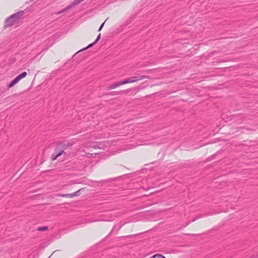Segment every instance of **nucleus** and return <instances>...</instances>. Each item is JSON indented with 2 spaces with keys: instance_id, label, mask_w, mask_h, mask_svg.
<instances>
[{
  "instance_id": "f257e3e1",
  "label": "nucleus",
  "mask_w": 258,
  "mask_h": 258,
  "mask_svg": "<svg viewBox=\"0 0 258 258\" xmlns=\"http://www.w3.org/2000/svg\"><path fill=\"white\" fill-rule=\"evenodd\" d=\"M24 14V11H20L8 17L5 21V26H12L18 23Z\"/></svg>"
},
{
  "instance_id": "f03ea898",
  "label": "nucleus",
  "mask_w": 258,
  "mask_h": 258,
  "mask_svg": "<svg viewBox=\"0 0 258 258\" xmlns=\"http://www.w3.org/2000/svg\"><path fill=\"white\" fill-rule=\"evenodd\" d=\"M150 77L148 76H145V75H141L138 76H134L129 78V80L130 83H134L136 82H137L138 81L142 80L145 79H149Z\"/></svg>"
},
{
  "instance_id": "7ed1b4c3",
  "label": "nucleus",
  "mask_w": 258,
  "mask_h": 258,
  "mask_svg": "<svg viewBox=\"0 0 258 258\" xmlns=\"http://www.w3.org/2000/svg\"><path fill=\"white\" fill-rule=\"evenodd\" d=\"M66 148H65V145L64 144V143H59L57 144L56 148L55 149V153H61V155L64 153V150H66Z\"/></svg>"
},
{
  "instance_id": "20e7f679",
  "label": "nucleus",
  "mask_w": 258,
  "mask_h": 258,
  "mask_svg": "<svg viewBox=\"0 0 258 258\" xmlns=\"http://www.w3.org/2000/svg\"><path fill=\"white\" fill-rule=\"evenodd\" d=\"M81 2V1H74L72 3V4L69 5L68 7L65 8L63 10L58 12L57 14H60V13H62L63 12H65V11H67V10H69L71 9L73 7H74V6L79 4Z\"/></svg>"
},
{
  "instance_id": "39448f33",
  "label": "nucleus",
  "mask_w": 258,
  "mask_h": 258,
  "mask_svg": "<svg viewBox=\"0 0 258 258\" xmlns=\"http://www.w3.org/2000/svg\"><path fill=\"white\" fill-rule=\"evenodd\" d=\"M81 190H82V189H80L78 190H77V191L74 192L73 194H67V195H64V196L66 197H69V198H73L74 197H75L76 196H78L80 194V191Z\"/></svg>"
},
{
  "instance_id": "423d86ee",
  "label": "nucleus",
  "mask_w": 258,
  "mask_h": 258,
  "mask_svg": "<svg viewBox=\"0 0 258 258\" xmlns=\"http://www.w3.org/2000/svg\"><path fill=\"white\" fill-rule=\"evenodd\" d=\"M19 81L16 77L8 86V88H10L14 86L16 84L18 83Z\"/></svg>"
},
{
  "instance_id": "0eeeda50",
  "label": "nucleus",
  "mask_w": 258,
  "mask_h": 258,
  "mask_svg": "<svg viewBox=\"0 0 258 258\" xmlns=\"http://www.w3.org/2000/svg\"><path fill=\"white\" fill-rule=\"evenodd\" d=\"M119 86H120V84L119 82H117L116 83H114L113 84L110 85L109 86H108V89H113L117 88V87H118Z\"/></svg>"
},
{
  "instance_id": "6e6552de",
  "label": "nucleus",
  "mask_w": 258,
  "mask_h": 258,
  "mask_svg": "<svg viewBox=\"0 0 258 258\" xmlns=\"http://www.w3.org/2000/svg\"><path fill=\"white\" fill-rule=\"evenodd\" d=\"M27 75V73L24 72L21 73V74L19 75L16 77V78L18 79V80L20 81L22 79L25 78Z\"/></svg>"
},
{
  "instance_id": "1a4fd4ad",
  "label": "nucleus",
  "mask_w": 258,
  "mask_h": 258,
  "mask_svg": "<svg viewBox=\"0 0 258 258\" xmlns=\"http://www.w3.org/2000/svg\"><path fill=\"white\" fill-rule=\"evenodd\" d=\"M61 155V153H55L54 152V153L53 155H52V157H51V159L52 160L54 161L56 159V158L58 157H59Z\"/></svg>"
},
{
  "instance_id": "9d476101",
  "label": "nucleus",
  "mask_w": 258,
  "mask_h": 258,
  "mask_svg": "<svg viewBox=\"0 0 258 258\" xmlns=\"http://www.w3.org/2000/svg\"><path fill=\"white\" fill-rule=\"evenodd\" d=\"M130 81L129 80V79L128 78V79H125L122 81L119 82V83H120V85H122L130 83Z\"/></svg>"
},
{
  "instance_id": "9b49d317",
  "label": "nucleus",
  "mask_w": 258,
  "mask_h": 258,
  "mask_svg": "<svg viewBox=\"0 0 258 258\" xmlns=\"http://www.w3.org/2000/svg\"><path fill=\"white\" fill-rule=\"evenodd\" d=\"M48 229L47 226L39 227L37 228L38 231H45Z\"/></svg>"
},
{
  "instance_id": "f8f14e48",
  "label": "nucleus",
  "mask_w": 258,
  "mask_h": 258,
  "mask_svg": "<svg viewBox=\"0 0 258 258\" xmlns=\"http://www.w3.org/2000/svg\"><path fill=\"white\" fill-rule=\"evenodd\" d=\"M96 43H95V41L91 44H90L87 47H86V48H83L81 50H85L88 48H90V47H92L94 45H95V44H96Z\"/></svg>"
},
{
  "instance_id": "ddd939ff",
  "label": "nucleus",
  "mask_w": 258,
  "mask_h": 258,
  "mask_svg": "<svg viewBox=\"0 0 258 258\" xmlns=\"http://www.w3.org/2000/svg\"><path fill=\"white\" fill-rule=\"evenodd\" d=\"M64 144L65 145V148H66V149L73 145V144L72 143H70V142H67V143H64Z\"/></svg>"
},
{
  "instance_id": "4468645a",
  "label": "nucleus",
  "mask_w": 258,
  "mask_h": 258,
  "mask_svg": "<svg viewBox=\"0 0 258 258\" xmlns=\"http://www.w3.org/2000/svg\"><path fill=\"white\" fill-rule=\"evenodd\" d=\"M239 115H233L232 119H233L235 121H238L239 120Z\"/></svg>"
},
{
  "instance_id": "2eb2a0df",
  "label": "nucleus",
  "mask_w": 258,
  "mask_h": 258,
  "mask_svg": "<svg viewBox=\"0 0 258 258\" xmlns=\"http://www.w3.org/2000/svg\"><path fill=\"white\" fill-rule=\"evenodd\" d=\"M108 19V18H107V19L105 21V22H103V23L101 25V26H100V27H99V29H98V31H99H99H100L102 30V29L103 28V26H104V24H105V23L106 21Z\"/></svg>"
},
{
  "instance_id": "dca6fc26",
  "label": "nucleus",
  "mask_w": 258,
  "mask_h": 258,
  "mask_svg": "<svg viewBox=\"0 0 258 258\" xmlns=\"http://www.w3.org/2000/svg\"><path fill=\"white\" fill-rule=\"evenodd\" d=\"M155 256H156V257H158V258H166L163 255H162V254H156Z\"/></svg>"
},
{
  "instance_id": "f3484780",
  "label": "nucleus",
  "mask_w": 258,
  "mask_h": 258,
  "mask_svg": "<svg viewBox=\"0 0 258 258\" xmlns=\"http://www.w3.org/2000/svg\"><path fill=\"white\" fill-rule=\"evenodd\" d=\"M100 37H101V34H99L97 36L95 41V43H97L99 40V39H100Z\"/></svg>"
},
{
  "instance_id": "a211bd4d",
  "label": "nucleus",
  "mask_w": 258,
  "mask_h": 258,
  "mask_svg": "<svg viewBox=\"0 0 258 258\" xmlns=\"http://www.w3.org/2000/svg\"><path fill=\"white\" fill-rule=\"evenodd\" d=\"M156 257V256H155V254L153 255L152 256L150 257V258H155Z\"/></svg>"
},
{
  "instance_id": "6ab92c4d",
  "label": "nucleus",
  "mask_w": 258,
  "mask_h": 258,
  "mask_svg": "<svg viewBox=\"0 0 258 258\" xmlns=\"http://www.w3.org/2000/svg\"><path fill=\"white\" fill-rule=\"evenodd\" d=\"M145 72H148V73H150V72H151V70H147V71H146Z\"/></svg>"
},
{
  "instance_id": "aec40b11",
  "label": "nucleus",
  "mask_w": 258,
  "mask_h": 258,
  "mask_svg": "<svg viewBox=\"0 0 258 258\" xmlns=\"http://www.w3.org/2000/svg\"><path fill=\"white\" fill-rule=\"evenodd\" d=\"M125 91H122L120 92H124Z\"/></svg>"
}]
</instances>
